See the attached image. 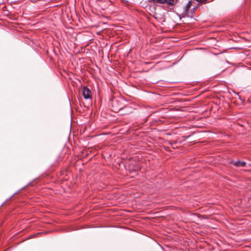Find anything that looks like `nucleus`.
<instances>
[{
    "instance_id": "obj_3",
    "label": "nucleus",
    "mask_w": 251,
    "mask_h": 251,
    "mask_svg": "<svg viewBox=\"0 0 251 251\" xmlns=\"http://www.w3.org/2000/svg\"><path fill=\"white\" fill-rule=\"evenodd\" d=\"M82 95L84 99H89L92 98V93L90 90L87 87L83 88Z\"/></svg>"
},
{
    "instance_id": "obj_2",
    "label": "nucleus",
    "mask_w": 251,
    "mask_h": 251,
    "mask_svg": "<svg viewBox=\"0 0 251 251\" xmlns=\"http://www.w3.org/2000/svg\"><path fill=\"white\" fill-rule=\"evenodd\" d=\"M150 1L153 3L173 5L176 3V0H150Z\"/></svg>"
},
{
    "instance_id": "obj_1",
    "label": "nucleus",
    "mask_w": 251,
    "mask_h": 251,
    "mask_svg": "<svg viewBox=\"0 0 251 251\" xmlns=\"http://www.w3.org/2000/svg\"><path fill=\"white\" fill-rule=\"evenodd\" d=\"M191 4V1H189L188 2L187 4L185 7L184 9L183 10V14L185 16L192 18L195 15V11L196 8L193 7V8L190 9Z\"/></svg>"
},
{
    "instance_id": "obj_8",
    "label": "nucleus",
    "mask_w": 251,
    "mask_h": 251,
    "mask_svg": "<svg viewBox=\"0 0 251 251\" xmlns=\"http://www.w3.org/2000/svg\"><path fill=\"white\" fill-rule=\"evenodd\" d=\"M189 136H187L185 137V139H187Z\"/></svg>"
},
{
    "instance_id": "obj_4",
    "label": "nucleus",
    "mask_w": 251,
    "mask_h": 251,
    "mask_svg": "<svg viewBox=\"0 0 251 251\" xmlns=\"http://www.w3.org/2000/svg\"><path fill=\"white\" fill-rule=\"evenodd\" d=\"M232 164H234L235 166L237 167H244L245 166L246 163L245 161L238 160L236 162H231Z\"/></svg>"
},
{
    "instance_id": "obj_6",
    "label": "nucleus",
    "mask_w": 251,
    "mask_h": 251,
    "mask_svg": "<svg viewBox=\"0 0 251 251\" xmlns=\"http://www.w3.org/2000/svg\"><path fill=\"white\" fill-rule=\"evenodd\" d=\"M171 146L172 147L174 148V149H175L176 148V142L175 143H171Z\"/></svg>"
},
{
    "instance_id": "obj_5",
    "label": "nucleus",
    "mask_w": 251,
    "mask_h": 251,
    "mask_svg": "<svg viewBox=\"0 0 251 251\" xmlns=\"http://www.w3.org/2000/svg\"><path fill=\"white\" fill-rule=\"evenodd\" d=\"M196 0L201 4H203V3H206L208 0Z\"/></svg>"
},
{
    "instance_id": "obj_7",
    "label": "nucleus",
    "mask_w": 251,
    "mask_h": 251,
    "mask_svg": "<svg viewBox=\"0 0 251 251\" xmlns=\"http://www.w3.org/2000/svg\"><path fill=\"white\" fill-rule=\"evenodd\" d=\"M126 108H128V107H125L123 109H126Z\"/></svg>"
}]
</instances>
